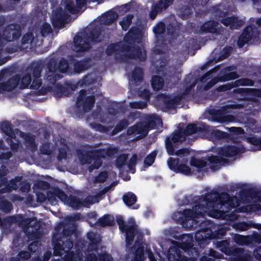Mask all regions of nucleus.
I'll return each instance as SVG.
<instances>
[{
  "label": "nucleus",
  "mask_w": 261,
  "mask_h": 261,
  "mask_svg": "<svg viewBox=\"0 0 261 261\" xmlns=\"http://www.w3.org/2000/svg\"><path fill=\"white\" fill-rule=\"evenodd\" d=\"M164 84V80L161 76L156 75L152 76L151 80V85L153 90H160L163 88Z\"/></svg>",
  "instance_id": "obj_34"
},
{
  "label": "nucleus",
  "mask_w": 261,
  "mask_h": 261,
  "mask_svg": "<svg viewBox=\"0 0 261 261\" xmlns=\"http://www.w3.org/2000/svg\"><path fill=\"white\" fill-rule=\"evenodd\" d=\"M21 80L20 88L25 89L31 85L32 82V75L31 73L25 74Z\"/></svg>",
  "instance_id": "obj_55"
},
{
  "label": "nucleus",
  "mask_w": 261,
  "mask_h": 261,
  "mask_svg": "<svg viewBox=\"0 0 261 261\" xmlns=\"http://www.w3.org/2000/svg\"><path fill=\"white\" fill-rule=\"evenodd\" d=\"M211 234H212V235H211V237H212V239H220L225 235L226 230L223 228H221L218 229L215 232H213L211 229Z\"/></svg>",
  "instance_id": "obj_64"
},
{
  "label": "nucleus",
  "mask_w": 261,
  "mask_h": 261,
  "mask_svg": "<svg viewBox=\"0 0 261 261\" xmlns=\"http://www.w3.org/2000/svg\"><path fill=\"white\" fill-rule=\"evenodd\" d=\"M0 128L2 131L9 137H15V135L13 134L12 124L10 122L5 121L2 122Z\"/></svg>",
  "instance_id": "obj_45"
},
{
  "label": "nucleus",
  "mask_w": 261,
  "mask_h": 261,
  "mask_svg": "<svg viewBox=\"0 0 261 261\" xmlns=\"http://www.w3.org/2000/svg\"><path fill=\"white\" fill-rule=\"evenodd\" d=\"M190 164L191 166L195 167L197 168H202L206 166V162L202 159H197L194 156L191 158Z\"/></svg>",
  "instance_id": "obj_54"
},
{
  "label": "nucleus",
  "mask_w": 261,
  "mask_h": 261,
  "mask_svg": "<svg viewBox=\"0 0 261 261\" xmlns=\"http://www.w3.org/2000/svg\"><path fill=\"white\" fill-rule=\"evenodd\" d=\"M182 256L180 250L176 246L169 248L167 254L169 261H180Z\"/></svg>",
  "instance_id": "obj_29"
},
{
  "label": "nucleus",
  "mask_w": 261,
  "mask_h": 261,
  "mask_svg": "<svg viewBox=\"0 0 261 261\" xmlns=\"http://www.w3.org/2000/svg\"><path fill=\"white\" fill-rule=\"evenodd\" d=\"M23 216L22 215H18L12 216L8 217L5 220L10 223H16L19 226L21 225L22 219L23 218Z\"/></svg>",
  "instance_id": "obj_57"
},
{
  "label": "nucleus",
  "mask_w": 261,
  "mask_h": 261,
  "mask_svg": "<svg viewBox=\"0 0 261 261\" xmlns=\"http://www.w3.org/2000/svg\"><path fill=\"white\" fill-rule=\"evenodd\" d=\"M95 97L93 95L87 96L84 100H83L82 105L83 110L85 112H89L93 108L95 103Z\"/></svg>",
  "instance_id": "obj_39"
},
{
  "label": "nucleus",
  "mask_w": 261,
  "mask_h": 261,
  "mask_svg": "<svg viewBox=\"0 0 261 261\" xmlns=\"http://www.w3.org/2000/svg\"><path fill=\"white\" fill-rule=\"evenodd\" d=\"M59 75L57 74L56 72L54 73H46L44 79L49 82L50 84H54L59 79Z\"/></svg>",
  "instance_id": "obj_62"
},
{
  "label": "nucleus",
  "mask_w": 261,
  "mask_h": 261,
  "mask_svg": "<svg viewBox=\"0 0 261 261\" xmlns=\"http://www.w3.org/2000/svg\"><path fill=\"white\" fill-rule=\"evenodd\" d=\"M233 239L234 242L239 245H248L250 241V239L249 236H242L239 234H235Z\"/></svg>",
  "instance_id": "obj_51"
},
{
  "label": "nucleus",
  "mask_w": 261,
  "mask_h": 261,
  "mask_svg": "<svg viewBox=\"0 0 261 261\" xmlns=\"http://www.w3.org/2000/svg\"><path fill=\"white\" fill-rule=\"evenodd\" d=\"M210 127L203 123H189L185 128L173 132L170 136L172 139L185 141L186 137L194 134H206L209 132Z\"/></svg>",
  "instance_id": "obj_4"
},
{
  "label": "nucleus",
  "mask_w": 261,
  "mask_h": 261,
  "mask_svg": "<svg viewBox=\"0 0 261 261\" xmlns=\"http://www.w3.org/2000/svg\"><path fill=\"white\" fill-rule=\"evenodd\" d=\"M65 9L71 14H75L80 10V9L77 8V6L75 5L72 0H66L65 1Z\"/></svg>",
  "instance_id": "obj_50"
},
{
  "label": "nucleus",
  "mask_w": 261,
  "mask_h": 261,
  "mask_svg": "<svg viewBox=\"0 0 261 261\" xmlns=\"http://www.w3.org/2000/svg\"><path fill=\"white\" fill-rule=\"evenodd\" d=\"M117 14L114 11H109L101 15L100 21L101 24L110 25L117 19Z\"/></svg>",
  "instance_id": "obj_31"
},
{
  "label": "nucleus",
  "mask_w": 261,
  "mask_h": 261,
  "mask_svg": "<svg viewBox=\"0 0 261 261\" xmlns=\"http://www.w3.org/2000/svg\"><path fill=\"white\" fill-rule=\"evenodd\" d=\"M191 79H193V77L191 74L187 75L185 78L184 82L185 83V84L189 85H187L184 91L182 93L178 94L179 96H181L182 99L185 98V96L186 95H188L190 93L191 91L194 89V88L197 84V80H195L194 81L192 82V83H191Z\"/></svg>",
  "instance_id": "obj_28"
},
{
  "label": "nucleus",
  "mask_w": 261,
  "mask_h": 261,
  "mask_svg": "<svg viewBox=\"0 0 261 261\" xmlns=\"http://www.w3.org/2000/svg\"><path fill=\"white\" fill-rule=\"evenodd\" d=\"M98 157L94 156L92 160H93V164L89 167V170L91 171L93 169H98L102 165V159L105 158L104 150L99 149V153Z\"/></svg>",
  "instance_id": "obj_33"
},
{
  "label": "nucleus",
  "mask_w": 261,
  "mask_h": 261,
  "mask_svg": "<svg viewBox=\"0 0 261 261\" xmlns=\"http://www.w3.org/2000/svg\"><path fill=\"white\" fill-rule=\"evenodd\" d=\"M91 62L90 58H85L81 60H74L73 70L70 72V74H80L88 70L91 66Z\"/></svg>",
  "instance_id": "obj_16"
},
{
  "label": "nucleus",
  "mask_w": 261,
  "mask_h": 261,
  "mask_svg": "<svg viewBox=\"0 0 261 261\" xmlns=\"http://www.w3.org/2000/svg\"><path fill=\"white\" fill-rule=\"evenodd\" d=\"M98 225L102 227L112 226L115 224L114 218H111L109 215L106 214L100 217L97 220Z\"/></svg>",
  "instance_id": "obj_43"
},
{
  "label": "nucleus",
  "mask_w": 261,
  "mask_h": 261,
  "mask_svg": "<svg viewBox=\"0 0 261 261\" xmlns=\"http://www.w3.org/2000/svg\"><path fill=\"white\" fill-rule=\"evenodd\" d=\"M56 233L58 237L62 238L70 237L74 232V230L70 226L66 225L64 222H60L55 227Z\"/></svg>",
  "instance_id": "obj_22"
},
{
  "label": "nucleus",
  "mask_w": 261,
  "mask_h": 261,
  "mask_svg": "<svg viewBox=\"0 0 261 261\" xmlns=\"http://www.w3.org/2000/svg\"><path fill=\"white\" fill-rule=\"evenodd\" d=\"M44 68V62L37 61L32 63L29 66L30 72L33 77H41Z\"/></svg>",
  "instance_id": "obj_26"
},
{
  "label": "nucleus",
  "mask_w": 261,
  "mask_h": 261,
  "mask_svg": "<svg viewBox=\"0 0 261 261\" xmlns=\"http://www.w3.org/2000/svg\"><path fill=\"white\" fill-rule=\"evenodd\" d=\"M58 71L62 73H70L71 71L69 69V63L64 58H62L59 62H57Z\"/></svg>",
  "instance_id": "obj_41"
},
{
  "label": "nucleus",
  "mask_w": 261,
  "mask_h": 261,
  "mask_svg": "<svg viewBox=\"0 0 261 261\" xmlns=\"http://www.w3.org/2000/svg\"><path fill=\"white\" fill-rule=\"evenodd\" d=\"M177 244V247L185 252H187L191 255L199 256L201 250H199L198 247H194L193 244V236L190 234L184 235L182 237V242L180 243L174 242Z\"/></svg>",
  "instance_id": "obj_9"
},
{
  "label": "nucleus",
  "mask_w": 261,
  "mask_h": 261,
  "mask_svg": "<svg viewBox=\"0 0 261 261\" xmlns=\"http://www.w3.org/2000/svg\"><path fill=\"white\" fill-rule=\"evenodd\" d=\"M229 256H231V261H250V255L245 252L242 248L233 247Z\"/></svg>",
  "instance_id": "obj_19"
},
{
  "label": "nucleus",
  "mask_w": 261,
  "mask_h": 261,
  "mask_svg": "<svg viewBox=\"0 0 261 261\" xmlns=\"http://www.w3.org/2000/svg\"><path fill=\"white\" fill-rule=\"evenodd\" d=\"M236 69L234 66L226 67L224 70L221 71L220 74L217 77L218 82H226L232 80H235L239 77V75L236 71H231Z\"/></svg>",
  "instance_id": "obj_18"
},
{
  "label": "nucleus",
  "mask_w": 261,
  "mask_h": 261,
  "mask_svg": "<svg viewBox=\"0 0 261 261\" xmlns=\"http://www.w3.org/2000/svg\"><path fill=\"white\" fill-rule=\"evenodd\" d=\"M218 23L215 20H210L206 21L200 27V30L203 33H217V27Z\"/></svg>",
  "instance_id": "obj_30"
},
{
  "label": "nucleus",
  "mask_w": 261,
  "mask_h": 261,
  "mask_svg": "<svg viewBox=\"0 0 261 261\" xmlns=\"http://www.w3.org/2000/svg\"><path fill=\"white\" fill-rule=\"evenodd\" d=\"M143 76L144 72L142 68L140 67H136L132 73V81L134 84L137 85L143 81Z\"/></svg>",
  "instance_id": "obj_32"
},
{
  "label": "nucleus",
  "mask_w": 261,
  "mask_h": 261,
  "mask_svg": "<svg viewBox=\"0 0 261 261\" xmlns=\"http://www.w3.org/2000/svg\"><path fill=\"white\" fill-rule=\"evenodd\" d=\"M129 124L128 120L123 119L120 120L116 125L115 128L112 131V135H115L121 132L124 128H126Z\"/></svg>",
  "instance_id": "obj_48"
},
{
  "label": "nucleus",
  "mask_w": 261,
  "mask_h": 261,
  "mask_svg": "<svg viewBox=\"0 0 261 261\" xmlns=\"http://www.w3.org/2000/svg\"><path fill=\"white\" fill-rule=\"evenodd\" d=\"M133 18L134 15L133 14H128L123 17L122 20L119 22V24L121 25L123 31H126L128 29L132 23Z\"/></svg>",
  "instance_id": "obj_47"
},
{
  "label": "nucleus",
  "mask_w": 261,
  "mask_h": 261,
  "mask_svg": "<svg viewBox=\"0 0 261 261\" xmlns=\"http://www.w3.org/2000/svg\"><path fill=\"white\" fill-rule=\"evenodd\" d=\"M208 113L213 121L220 123L230 122L233 118L232 115H226V110L222 109H210Z\"/></svg>",
  "instance_id": "obj_13"
},
{
  "label": "nucleus",
  "mask_w": 261,
  "mask_h": 261,
  "mask_svg": "<svg viewBox=\"0 0 261 261\" xmlns=\"http://www.w3.org/2000/svg\"><path fill=\"white\" fill-rule=\"evenodd\" d=\"M160 99L162 101V110L165 112L175 109L182 100L181 96L177 94L172 97L171 95L166 93L161 94Z\"/></svg>",
  "instance_id": "obj_10"
},
{
  "label": "nucleus",
  "mask_w": 261,
  "mask_h": 261,
  "mask_svg": "<svg viewBox=\"0 0 261 261\" xmlns=\"http://www.w3.org/2000/svg\"><path fill=\"white\" fill-rule=\"evenodd\" d=\"M122 232L125 233V241L127 245H130L134 240L137 232V228L135 225H127Z\"/></svg>",
  "instance_id": "obj_25"
},
{
  "label": "nucleus",
  "mask_w": 261,
  "mask_h": 261,
  "mask_svg": "<svg viewBox=\"0 0 261 261\" xmlns=\"http://www.w3.org/2000/svg\"><path fill=\"white\" fill-rule=\"evenodd\" d=\"M233 199L227 192L219 193L213 190L206 193L199 197L198 202L193 207V210L185 209L173 214L172 219L176 223L186 229L193 227L192 221L194 218L203 216L209 209H222L228 212L234 208Z\"/></svg>",
  "instance_id": "obj_1"
},
{
  "label": "nucleus",
  "mask_w": 261,
  "mask_h": 261,
  "mask_svg": "<svg viewBox=\"0 0 261 261\" xmlns=\"http://www.w3.org/2000/svg\"><path fill=\"white\" fill-rule=\"evenodd\" d=\"M76 152L81 163L83 164H90L94 156H99V149L90 150L78 149Z\"/></svg>",
  "instance_id": "obj_14"
},
{
  "label": "nucleus",
  "mask_w": 261,
  "mask_h": 261,
  "mask_svg": "<svg viewBox=\"0 0 261 261\" xmlns=\"http://www.w3.org/2000/svg\"><path fill=\"white\" fill-rule=\"evenodd\" d=\"M54 246V254L56 256H62L65 253L70 251L73 247V242L70 239L62 238L58 234H54L52 238Z\"/></svg>",
  "instance_id": "obj_6"
},
{
  "label": "nucleus",
  "mask_w": 261,
  "mask_h": 261,
  "mask_svg": "<svg viewBox=\"0 0 261 261\" xmlns=\"http://www.w3.org/2000/svg\"><path fill=\"white\" fill-rule=\"evenodd\" d=\"M66 204L74 210H78L83 206V203L79 198L73 195H70L68 198V202Z\"/></svg>",
  "instance_id": "obj_36"
},
{
  "label": "nucleus",
  "mask_w": 261,
  "mask_h": 261,
  "mask_svg": "<svg viewBox=\"0 0 261 261\" xmlns=\"http://www.w3.org/2000/svg\"><path fill=\"white\" fill-rule=\"evenodd\" d=\"M108 39L109 36L102 34L101 28L95 26L74 36L73 50L78 53L85 52L91 48L90 42L98 43L107 41Z\"/></svg>",
  "instance_id": "obj_3"
},
{
  "label": "nucleus",
  "mask_w": 261,
  "mask_h": 261,
  "mask_svg": "<svg viewBox=\"0 0 261 261\" xmlns=\"http://www.w3.org/2000/svg\"><path fill=\"white\" fill-rule=\"evenodd\" d=\"M56 196L64 204H66L68 202V197L67 195L62 189L58 187H56Z\"/></svg>",
  "instance_id": "obj_58"
},
{
  "label": "nucleus",
  "mask_w": 261,
  "mask_h": 261,
  "mask_svg": "<svg viewBox=\"0 0 261 261\" xmlns=\"http://www.w3.org/2000/svg\"><path fill=\"white\" fill-rule=\"evenodd\" d=\"M122 200L126 205L130 207L137 202V197L134 193L128 192L123 195Z\"/></svg>",
  "instance_id": "obj_38"
},
{
  "label": "nucleus",
  "mask_w": 261,
  "mask_h": 261,
  "mask_svg": "<svg viewBox=\"0 0 261 261\" xmlns=\"http://www.w3.org/2000/svg\"><path fill=\"white\" fill-rule=\"evenodd\" d=\"M217 247L226 255H229L234 247H230L229 243L227 240L218 241L216 243Z\"/></svg>",
  "instance_id": "obj_35"
},
{
  "label": "nucleus",
  "mask_w": 261,
  "mask_h": 261,
  "mask_svg": "<svg viewBox=\"0 0 261 261\" xmlns=\"http://www.w3.org/2000/svg\"><path fill=\"white\" fill-rule=\"evenodd\" d=\"M122 52H126L123 55L125 58L130 59L138 60L143 62L146 58V53L145 50L139 46H135L134 44H122Z\"/></svg>",
  "instance_id": "obj_8"
},
{
  "label": "nucleus",
  "mask_w": 261,
  "mask_h": 261,
  "mask_svg": "<svg viewBox=\"0 0 261 261\" xmlns=\"http://www.w3.org/2000/svg\"><path fill=\"white\" fill-rule=\"evenodd\" d=\"M156 154V151H153L148 154L144 159V165L147 167L151 166L155 161Z\"/></svg>",
  "instance_id": "obj_56"
},
{
  "label": "nucleus",
  "mask_w": 261,
  "mask_h": 261,
  "mask_svg": "<svg viewBox=\"0 0 261 261\" xmlns=\"http://www.w3.org/2000/svg\"><path fill=\"white\" fill-rule=\"evenodd\" d=\"M20 227L24 229H29L30 227L34 228L35 230H38L40 227V224L37 221V218L34 217L31 218H24L23 217Z\"/></svg>",
  "instance_id": "obj_27"
},
{
  "label": "nucleus",
  "mask_w": 261,
  "mask_h": 261,
  "mask_svg": "<svg viewBox=\"0 0 261 261\" xmlns=\"http://www.w3.org/2000/svg\"><path fill=\"white\" fill-rule=\"evenodd\" d=\"M221 22L226 27H230L232 29H238L242 27L244 22L234 16H231L222 18Z\"/></svg>",
  "instance_id": "obj_23"
},
{
  "label": "nucleus",
  "mask_w": 261,
  "mask_h": 261,
  "mask_svg": "<svg viewBox=\"0 0 261 261\" xmlns=\"http://www.w3.org/2000/svg\"><path fill=\"white\" fill-rule=\"evenodd\" d=\"M211 136L216 140H221L228 139L229 135L226 132H222L219 129H215L211 131Z\"/></svg>",
  "instance_id": "obj_53"
},
{
  "label": "nucleus",
  "mask_w": 261,
  "mask_h": 261,
  "mask_svg": "<svg viewBox=\"0 0 261 261\" xmlns=\"http://www.w3.org/2000/svg\"><path fill=\"white\" fill-rule=\"evenodd\" d=\"M246 141L255 147L253 150H261V137H257L255 136L248 137L246 138Z\"/></svg>",
  "instance_id": "obj_46"
},
{
  "label": "nucleus",
  "mask_w": 261,
  "mask_h": 261,
  "mask_svg": "<svg viewBox=\"0 0 261 261\" xmlns=\"http://www.w3.org/2000/svg\"><path fill=\"white\" fill-rule=\"evenodd\" d=\"M57 61L53 58L49 59L46 63L44 62V68L46 69V73L57 72Z\"/></svg>",
  "instance_id": "obj_37"
},
{
  "label": "nucleus",
  "mask_w": 261,
  "mask_h": 261,
  "mask_svg": "<svg viewBox=\"0 0 261 261\" xmlns=\"http://www.w3.org/2000/svg\"><path fill=\"white\" fill-rule=\"evenodd\" d=\"M259 38V33L256 27L254 25H249L245 28L237 41L239 48L243 47L248 42H254Z\"/></svg>",
  "instance_id": "obj_7"
},
{
  "label": "nucleus",
  "mask_w": 261,
  "mask_h": 261,
  "mask_svg": "<svg viewBox=\"0 0 261 261\" xmlns=\"http://www.w3.org/2000/svg\"><path fill=\"white\" fill-rule=\"evenodd\" d=\"M210 222L206 220L201 223L200 229L198 230L195 234V240L197 243V247L199 250H202L206 245L209 243V241L212 240L211 235Z\"/></svg>",
  "instance_id": "obj_5"
},
{
  "label": "nucleus",
  "mask_w": 261,
  "mask_h": 261,
  "mask_svg": "<svg viewBox=\"0 0 261 261\" xmlns=\"http://www.w3.org/2000/svg\"><path fill=\"white\" fill-rule=\"evenodd\" d=\"M69 15L62 9H58L51 19V22L55 28H61L65 23Z\"/></svg>",
  "instance_id": "obj_17"
},
{
  "label": "nucleus",
  "mask_w": 261,
  "mask_h": 261,
  "mask_svg": "<svg viewBox=\"0 0 261 261\" xmlns=\"http://www.w3.org/2000/svg\"><path fill=\"white\" fill-rule=\"evenodd\" d=\"M122 45L119 43H112L109 44L106 49L105 53L107 56H112L114 54H117L118 51H122Z\"/></svg>",
  "instance_id": "obj_42"
},
{
  "label": "nucleus",
  "mask_w": 261,
  "mask_h": 261,
  "mask_svg": "<svg viewBox=\"0 0 261 261\" xmlns=\"http://www.w3.org/2000/svg\"><path fill=\"white\" fill-rule=\"evenodd\" d=\"M245 151L244 146H237L234 145H227L218 148L217 153L222 156L232 158L242 154Z\"/></svg>",
  "instance_id": "obj_12"
},
{
  "label": "nucleus",
  "mask_w": 261,
  "mask_h": 261,
  "mask_svg": "<svg viewBox=\"0 0 261 261\" xmlns=\"http://www.w3.org/2000/svg\"><path fill=\"white\" fill-rule=\"evenodd\" d=\"M207 160L210 164H219L221 165H223L229 162L228 159L223 158L222 156H220L214 155L208 156Z\"/></svg>",
  "instance_id": "obj_44"
},
{
  "label": "nucleus",
  "mask_w": 261,
  "mask_h": 261,
  "mask_svg": "<svg viewBox=\"0 0 261 261\" xmlns=\"http://www.w3.org/2000/svg\"><path fill=\"white\" fill-rule=\"evenodd\" d=\"M23 139L27 144V146L32 150H36L37 145L35 142V136L30 133H25L23 135Z\"/></svg>",
  "instance_id": "obj_40"
},
{
  "label": "nucleus",
  "mask_w": 261,
  "mask_h": 261,
  "mask_svg": "<svg viewBox=\"0 0 261 261\" xmlns=\"http://www.w3.org/2000/svg\"><path fill=\"white\" fill-rule=\"evenodd\" d=\"M139 31L136 27H132L124 37V44L134 45L135 42L140 41L139 37Z\"/></svg>",
  "instance_id": "obj_20"
},
{
  "label": "nucleus",
  "mask_w": 261,
  "mask_h": 261,
  "mask_svg": "<svg viewBox=\"0 0 261 261\" xmlns=\"http://www.w3.org/2000/svg\"><path fill=\"white\" fill-rule=\"evenodd\" d=\"M161 120L154 116H149L146 119L145 126L146 129H153L156 128L158 122Z\"/></svg>",
  "instance_id": "obj_52"
},
{
  "label": "nucleus",
  "mask_w": 261,
  "mask_h": 261,
  "mask_svg": "<svg viewBox=\"0 0 261 261\" xmlns=\"http://www.w3.org/2000/svg\"><path fill=\"white\" fill-rule=\"evenodd\" d=\"M233 87L239 86H253L254 82L253 80L248 78H241L232 82Z\"/></svg>",
  "instance_id": "obj_49"
},
{
  "label": "nucleus",
  "mask_w": 261,
  "mask_h": 261,
  "mask_svg": "<svg viewBox=\"0 0 261 261\" xmlns=\"http://www.w3.org/2000/svg\"><path fill=\"white\" fill-rule=\"evenodd\" d=\"M87 94V91L85 89H82L80 91L79 95L77 97L76 101V106L77 108L81 107L83 100L85 99V97Z\"/></svg>",
  "instance_id": "obj_60"
},
{
  "label": "nucleus",
  "mask_w": 261,
  "mask_h": 261,
  "mask_svg": "<svg viewBox=\"0 0 261 261\" xmlns=\"http://www.w3.org/2000/svg\"><path fill=\"white\" fill-rule=\"evenodd\" d=\"M144 259V248L143 247H138L136 251L134 260V261H143Z\"/></svg>",
  "instance_id": "obj_61"
},
{
  "label": "nucleus",
  "mask_w": 261,
  "mask_h": 261,
  "mask_svg": "<svg viewBox=\"0 0 261 261\" xmlns=\"http://www.w3.org/2000/svg\"><path fill=\"white\" fill-rule=\"evenodd\" d=\"M233 92L240 94L241 96L251 95L261 98V89L260 88H237L233 90Z\"/></svg>",
  "instance_id": "obj_21"
},
{
  "label": "nucleus",
  "mask_w": 261,
  "mask_h": 261,
  "mask_svg": "<svg viewBox=\"0 0 261 261\" xmlns=\"http://www.w3.org/2000/svg\"><path fill=\"white\" fill-rule=\"evenodd\" d=\"M21 35V30L17 23H11L7 25L3 32L4 39L8 42L18 39Z\"/></svg>",
  "instance_id": "obj_11"
},
{
  "label": "nucleus",
  "mask_w": 261,
  "mask_h": 261,
  "mask_svg": "<svg viewBox=\"0 0 261 261\" xmlns=\"http://www.w3.org/2000/svg\"><path fill=\"white\" fill-rule=\"evenodd\" d=\"M87 238L90 241V245L94 247L97 246L100 241L96 237V234L93 232H89L87 234Z\"/></svg>",
  "instance_id": "obj_63"
},
{
  "label": "nucleus",
  "mask_w": 261,
  "mask_h": 261,
  "mask_svg": "<svg viewBox=\"0 0 261 261\" xmlns=\"http://www.w3.org/2000/svg\"><path fill=\"white\" fill-rule=\"evenodd\" d=\"M20 81V76L19 74L10 77L7 82L2 83L5 91H11L17 87Z\"/></svg>",
  "instance_id": "obj_24"
},
{
  "label": "nucleus",
  "mask_w": 261,
  "mask_h": 261,
  "mask_svg": "<svg viewBox=\"0 0 261 261\" xmlns=\"http://www.w3.org/2000/svg\"><path fill=\"white\" fill-rule=\"evenodd\" d=\"M173 0H160L158 2L153 5L149 12V17L153 20L159 13L166 10L170 6L172 5Z\"/></svg>",
  "instance_id": "obj_15"
},
{
  "label": "nucleus",
  "mask_w": 261,
  "mask_h": 261,
  "mask_svg": "<svg viewBox=\"0 0 261 261\" xmlns=\"http://www.w3.org/2000/svg\"><path fill=\"white\" fill-rule=\"evenodd\" d=\"M166 25L164 22L160 21L153 28V32L156 35H161L165 32Z\"/></svg>",
  "instance_id": "obj_59"
},
{
  "label": "nucleus",
  "mask_w": 261,
  "mask_h": 261,
  "mask_svg": "<svg viewBox=\"0 0 261 261\" xmlns=\"http://www.w3.org/2000/svg\"><path fill=\"white\" fill-rule=\"evenodd\" d=\"M185 141L172 139V136H168L165 139V146L167 152L169 155H175L177 158L170 157L167 161L169 168L175 173H181L188 175L191 174V169L187 165L189 160L191 150L189 148H178L179 144Z\"/></svg>",
  "instance_id": "obj_2"
}]
</instances>
